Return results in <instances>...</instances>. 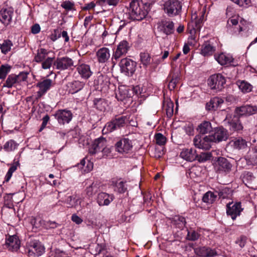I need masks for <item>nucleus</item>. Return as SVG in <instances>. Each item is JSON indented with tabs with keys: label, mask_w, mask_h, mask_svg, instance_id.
<instances>
[{
	"label": "nucleus",
	"mask_w": 257,
	"mask_h": 257,
	"mask_svg": "<svg viewBox=\"0 0 257 257\" xmlns=\"http://www.w3.org/2000/svg\"><path fill=\"white\" fill-rule=\"evenodd\" d=\"M5 245L10 250L17 251L20 246V240L16 235L9 236L6 238Z\"/></svg>",
	"instance_id": "nucleus-20"
},
{
	"label": "nucleus",
	"mask_w": 257,
	"mask_h": 257,
	"mask_svg": "<svg viewBox=\"0 0 257 257\" xmlns=\"http://www.w3.org/2000/svg\"><path fill=\"white\" fill-rule=\"evenodd\" d=\"M197 130L199 134L204 135L210 133L212 130V127L209 121H203L198 126Z\"/></svg>",
	"instance_id": "nucleus-31"
},
{
	"label": "nucleus",
	"mask_w": 257,
	"mask_h": 257,
	"mask_svg": "<svg viewBox=\"0 0 257 257\" xmlns=\"http://www.w3.org/2000/svg\"><path fill=\"white\" fill-rule=\"evenodd\" d=\"M174 24L173 22H163L162 25L160 26L161 30L165 34L168 35L172 34L174 31Z\"/></svg>",
	"instance_id": "nucleus-33"
},
{
	"label": "nucleus",
	"mask_w": 257,
	"mask_h": 257,
	"mask_svg": "<svg viewBox=\"0 0 257 257\" xmlns=\"http://www.w3.org/2000/svg\"><path fill=\"white\" fill-rule=\"evenodd\" d=\"M182 4L178 0H168L163 5L165 13L170 17L179 15L182 11Z\"/></svg>",
	"instance_id": "nucleus-2"
},
{
	"label": "nucleus",
	"mask_w": 257,
	"mask_h": 257,
	"mask_svg": "<svg viewBox=\"0 0 257 257\" xmlns=\"http://www.w3.org/2000/svg\"><path fill=\"white\" fill-rule=\"evenodd\" d=\"M199 234L194 230L188 231L187 238L189 240L195 241L198 239Z\"/></svg>",
	"instance_id": "nucleus-58"
},
{
	"label": "nucleus",
	"mask_w": 257,
	"mask_h": 257,
	"mask_svg": "<svg viewBox=\"0 0 257 257\" xmlns=\"http://www.w3.org/2000/svg\"><path fill=\"white\" fill-rule=\"evenodd\" d=\"M140 59L142 64L145 67L151 64L152 58L148 53H141Z\"/></svg>",
	"instance_id": "nucleus-43"
},
{
	"label": "nucleus",
	"mask_w": 257,
	"mask_h": 257,
	"mask_svg": "<svg viewBox=\"0 0 257 257\" xmlns=\"http://www.w3.org/2000/svg\"><path fill=\"white\" fill-rule=\"evenodd\" d=\"M246 237L241 236L238 240L236 241V243L238 244L240 247L244 246L246 243Z\"/></svg>",
	"instance_id": "nucleus-64"
},
{
	"label": "nucleus",
	"mask_w": 257,
	"mask_h": 257,
	"mask_svg": "<svg viewBox=\"0 0 257 257\" xmlns=\"http://www.w3.org/2000/svg\"><path fill=\"white\" fill-rule=\"evenodd\" d=\"M93 104L96 109L100 111H104L106 109L107 102L102 98H95L93 100Z\"/></svg>",
	"instance_id": "nucleus-38"
},
{
	"label": "nucleus",
	"mask_w": 257,
	"mask_h": 257,
	"mask_svg": "<svg viewBox=\"0 0 257 257\" xmlns=\"http://www.w3.org/2000/svg\"><path fill=\"white\" fill-rule=\"evenodd\" d=\"M61 7L66 10L70 11L72 10L74 7V4L69 1H65L61 4Z\"/></svg>",
	"instance_id": "nucleus-61"
},
{
	"label": "nucleus",
	"mask_w": 257,
	"mask_h": 257,
	"mask_svg": "<svg viewBox=\"0 0 257 257\" xmlns=\"http://www.w3.org/2000/svg\"><path fill=\"white\" fill-rule=\"evenodd\" d=\"M174 104L172 102H168L166 105H164V108L166 110V114L168 117H170L173 114Z\"/></svg>",
	"instance_id": "nucleus-51"
},
{
	"label": "nucleus",
	"mask_w": 257,
	"mask_h": 257,
	"mask_svg": "<svg viewBox=\"0 0 257 257\" xmlns=\"http://www.w3.org/2000/svg\"><path fill=\"white\" fill-rule=\"evenodd\" d=\"M113 150V148L112 147H109L106 145L96 158L98 159H101L103 158H112L113 156L112 153Z\"/></svg>",
	"instance_id": "nucleus-35"
},
{
	"label": "nucleus",
	"mask_w": 257,
	"mask_h": 257,
	"mask_svg": "<svg viewBox=\"0 0 257 257\" xmlns=\"http://www.w3.org/2000/svg\"><path fill=\"white\" fill-rule=\"evenodd\" d=\"M238 87L242 92L245 93L251 91L252 88V86L249 83L244 81L239 82Z\"/></svg>",
	"instance_id": "nucleus-47"
},
{
	"label": "nucleus",
	"mask_w": 257,
	"mask_h": 257,
	"mask_svg": "<svg viewBox=\"0 0 257 257\" xmlns=\"http://www.w3.org/2000/svg\"><path fill=\"white\" fill-rule=\"evenodd\" d=\"M98 189V185L93 182L90 185L87 187L85 190L86 194L88 196H91L97 192Z\"/></svg>",
	"instance_id": "nucleus-46"
},
{
	"label": "nucleus",
	"mask_w": 257,
	"mask_h": 257,
	"mask_svg": "<svg viewBox=\"0 0 257 257\" xmlns=\"http://www.w3.org/2000/svg\"><path fill=\"white\" fill-rule=\"evenodd\" d=\"M126 119L127 118L125 116H121L112 119L110 122L107 123L103 131H105V133H107L119 129L125 125Z\"/></svg>",
	"instance_id": "nucleus-7"
},
{
	"label": "nucleus",
	"mask_w": 257,
	"mask_h": 257,
	"mask_svg": "<svg viewBox=\"0 0 257 257\" xmlns=\"http://www.w3.org/2000/svg\"><path fill=\"white\" fill-rule=\"evenodd\" d=\"M96 56L99 63H104L109 59L110 54L109 49L106 47L101 48L97 51Z\"/></svg>",
	"instance_id": "nucleus-23"
},
{
	"label": "nucleus",
	"mask_w": 257,
	"mask_h": 257,
	"mask_svg": "<svg viewBox=\"0 0 257 257\" xmlns=\"http://www.w3.org/2000/svg\"><path fill=\"white\" fill-rule=\"evenodd\" d=\"M121 2V0H99V4L100 5L107 4L110 6L115 7Z\"/></svg>",
	"instance_id": "nucleus-55"
},
{
	"label": "nucleus",
	"mask_w": 257,
	"mask_h": 257,
	"mask_svg": "<svg viewBox=\"0 0 257 257\" xmlns=\"http://www.w3.org/2000/svg\"><path fill=\"white\" fill-rule=\"evenodd\" d=\"M230 144L234 149L242 150L247 147V142L242 138H236L230 141Z\"/></svg>",
	"instance_id": "nucleus-29"
},
{
	"label": "nucleus",
	"mask_w": 257,
	"mask_h": 257,
	"mask_svg": "<svg viewBox=\"0 0 257 257\" xmlns=\"http://www.w3.org/2000/svg\"><path fill=\"white\" fill-rule=\"evenodd\" d=\"M214 139L209 136L202 137L200 135L196 136L193 139V143L194 146L199 149L207 150L211 148V144L212 140Z\"/></svg>",
	"instance_id": "nucleus-9"
},
{
	"label": "nucleus",
	"mask_w": 257,
	"mask_h": 257,
	"mask_svg": "<svg viewBox=\"0 0 257 257\" xmlns=\"http://www.w3.org/2000/svg\"><path fill=\"white\" fill-rule=\"evenodd\" d=\"M106 145V141L103 138H99L95 139L89 149V153L91 155H96L100 154L102 150Z\"/></svg>",
	"instance_id": "nucleus-16"
},
{
	"label": "nucleus",
	"mask_w": 257,
	"mask_h": 257,
	"mask_svg": "<svg viewBox=\"0 0 257 257\" xmlns=\"http://www.w3.org/2000/svg\"><path fill=\"white\" fill-rule=\"evenodd\" d=\"M13 11L10 9H3L0 11V22L5 26L9 25L12 21Z\"/></svg>",
	"instance_id": "nucleus-22"
},
{
	"label": "nucleus",
	"mask_w": 257,
	"mask_h": 257,
	"mask_svg": "<svg viewBox=\"0 0 257 257\" xmlns=\"http://www.w3.org/2000/svg\"><path fill=\"white\" fill-rule=\"evenodd\" d=\"M47 221H45L40 218L39 219H34L32 220V224L35 226L36 228H39L41 226H43L45 228V223H46Z\"/></svg>",
	"instance_id": "nucleus-57"
},
{
	"label": "nucleus",
	"mask_w": 257,
	"mask_h": 257,
	"mask_svg": "<svg viewBox=\"0 0 257 257\" xmlns=\"http://www.w3.org/2000/svg\"><path fill=\"white\" fill-rule=\"evenodd\" d=\"M52 84V80L50 79H45L38 82L36 86L39 88V91L37 92L36 99H40L51 88Z\"/></svg>",
	"instance_id": "nucleus-18"
},
{
	"label": "nucleus",
	"mask_w": 257,
	"mask_h": 257,
	"mask_svg": "<svg viewBox=\"0 0 257 257\" xmlns=\"http://www.w3.org/2000/svg\"><path fill=\"white\" fill-rule=\"evenodd\" d=\"M215 51V48L211 44L210 42H205L202 45L201 54L204 56H210Z\"/></svg>",
	"instance_id": "nucleus-28"
},
{
	"label": "nucleus",
	"mask_w": 257,
	"mask_h": 257,
	"mask_svg": "<svg viewBox=\"0 0 257 257\" xmlns=\"http://www.w3.org/2000/svg\"><path fill=\"white\" fill-rule=\"evenodd\" d=\"M11 67L8 65H3L0 67V79H4L10 71Z\"/></svg>",
	"instance_id": "nucleus-48"
},
{
	"label": "nucleus",
	"mask_w": 257,
	"mask_h": 257,
	"mask_svg": "<svg viewBox=\"0 0 257 257\" xmlns=\"http://www.w3.org/2000/svg\"><path fill=\"white\" fill-rule=\"evenodd\" d=\"M223 102L224 100L221 98L213 97L206 103V109L209 111L216 110Z\"/></svg>",
	"instance_id": "nucleus-25"
},
{
	"label": "nucleus",
	"mask_w": 257,
	"mask_h": 257,
	"mask_svg": "<svg viewBox=\"0 0 257 257\" xmlns=\"http://www.w3.org/2000/svg\"><path fill=\"white\" fill-rule=\"evenodd\" d=\"M202 21L203 19L201 18L197 19V16L195 15L192 16V23L195 24L196 29H199L200 27Z\"/></svg>",
	"instance_id": "nucleus-59"
},
{
	"label": "nucleus",
	"mask_w": 257,
	"mask_h": 257,
	"mask_svg": "<svg viewBox=\"0 0 257 257\" xmlns=\"http://www.w3.org/2000/svg\"><path fill=\"white\" fill-rule=\"evenodd\" d=\"M13 44L12 42L10 40H5L3 43L1 44V50L2 53L4 54H7L11 51V48Z\"/></svg>",
	"instance_id": "nucleus-39"
},
{
	"label": "nucleus",
	"mask_w": 257,
	"mask_h": 257,
	"mask_svg": "<svg viewBox=\"0 0 257 257\" xmlns=\"http://www.w3.org/2000/svg\"><path fill=\"white\" fill-rule=\"evenodd\" d=\"M53 58L48 57L45 59L42 63V67L44 69H49L52 63H54Z\"/></svg>",
	"instance_id": "nucleus-56"
},
{
	"label": "nucleus",
	"mask_w": 257,
	"mask_h": 257,
	"mask_svg": "<svg viewBox=\"0 0 257 257\" xmlns=\"http://www.w3.org/2000/svg\"><path fill=\"white\" fill-rule=\"evenodd\" d=\"M174 221L179 228H183L186 224L185 218L181 216H176L174 218Z\"/></svg>",
	"instance_id": "nucleus-54"
},
{
	"label": "nucleus",
	"mask_w": 257,
	"mask_h": 257,
	"mask_svg": "<svg viewBox=\"0 0 257 257\" xmlns=\"http://www.w3.org/2000/svg\"><path fill=\"white\" fill-rule=\"evenodd\" d=\"M225 83V77L220 73L211 75L208 80V85L212 90L216 92L221 90Z\"/></svg>",
	"instance_id": "nucleus-4"
},
{
	"label": "nucleus",
	"mask_w": 257,
	"mask_h": 257,
	"mask_svg": "<svg viewBox=\"0 0 257 257\" xmlns=\"http://www.w3.org/2000/svg\"><path fill=\"white\" fill-rule=\"evenodd\" d=\"M50 119V117L48 115H46L44 116L42 119V123L41 124V127L39 130L40 132H41L46 126L48 122Z\"/></svg>",
	"instance_id": "nucleus-62"
},
{
	"label": "nucleus",
	"mask_w": 257,
	"mask_h": 257,
	"mask_svg": "<svg viewBox=\"0 0 257 257\" xmlns=\"http://www.w3.org/2000/svg\"><path fill=\"white\" fill-rule=\"evenodd\" d=\"M55 118L60 124L68 123L72 119L73 114L70 110L67 109L58 110L54 114Z\"/></svg>",
	"instance_id": "nucleus-15"
},
{
	"label": "nucleus",
	"mask_w": 257,
	"mask_h": 257,
	"mask_svg": "<svg viewBox=\"0 0 257 257\" xmlns=\"http://www.w3.org/2000/svg\"><path fill=\"white\" fill-rule=\"evenodd\" d=\"M48 54L47 50L41 48L37 51V54L34 58V60L37 62H41L44 60Z\"/></svg>",
	"instance_id": "nucleus-41"
},
{
	"label": "nucleus",
	"mask_w": 257,
	"mask_h": 257,
	"mask_svg": "<svg viewBox=\"0 0 257 257\" xmlns=\"http://www.w3.org/2000/svg\"><path fill=\"white\" fill-rule=\"evenodd\" d=\"M246 160L247 163L249 164L257 165V147H255L249 152Z\"/></svg>",
	"instance_id": "nucleus-37"
},
{
	"label": "nucleus",
	"mask_w": 257,
	"mask_h": 257,
	"mask_svg": "<svg viewBox=\"0 0 257 257\" xmlns=\"http://www.w3.org/2000/svg\"><path fill=\"white\" fill-rule=\"evenodd\" d=\"M77 70L81 77L86 79L89 78L92 74L90 66L85 64L78 65Z\"/></svg>",
	"instance_id": "nucleus-26"
},
{
	"label": "nucleus",
	"mask_w": 257,
	"mask_h": 257,
	"mask_svg": "<svg viewBox=\"0 0 257 257\" xmlns=\"http://www.w3.org/2000/svg\"><path fill=\"white\" fill-rule=\"evenodd\" d=\"M84 86V84L79 81H73L69 82L67 87L69 89V93L74 94L80 90Z\"/></svg>",
	"instance_id": "nucleus-32"
},
{
	"label": "nucleus",
	"mask_w": 257,
	"mask_h": 257,
	"mask_svg": "<svg viewBox=\"0 0 257 257\" xmlns=\"http://www.w3.org/2000/svg\"><path fill=\"white\" fill-rule=\"evenodd\" d=\"M125 181L120 180L115 183L114 190L120 193H124L127 190V185Z\"/></svg>",
	"instance_id": "nucleus-40"
},
{
	"label": "nucleus",
	"mask_w": 257,
	"mask_h": 257,
	"mask_svg": "<svg viewBox=\"0 0 257 257\" xmlns=\"http://www.w3.org/2000/svg\"><path fill=\"white\" fill-rule=\"evenodd\" d=\"M231 190L227 187L219 189L218 190H215V193L217 194V197L218 196L219 198L223 199L227 198Z\"/></svg>",
	"instance_id": "nucleus-45"
},
{
	"label": "nucleus",
	"mask_w": 257,
	"mask_h": 257,
	"mask_svg": "<svg viewBox=\"0 0 257 257\" xmlns=\"http://www.w3.org/2000/svg\"><path fill=\"white\" fill-rule=\"evenodd\" d=\"M224 121L231 131L239 132L243 128L240 117L236 116L235 113L233 116L231 114H227Z\"/></svg>",
	"instance_id": "nucleus-5"
},
{
	"label": "nucleus",
	"mask_w": 257,
	"mask_h": 257,
	"mask_svg": "<svg viewBox=\"0 0 257 257\" xmlns=\"http://www.w3.org/2000/svg\"><path fill=\"white\" fill-rule=\"evenodd\" d=\"M232 167V165L229 161L225 158L219 157L215 163V169L218 173H229Z\"/></svg>",
	"instance_id": "nucleus-10"
},
{
	"label": "nucleus",
	"mask_w": 257,
	"mask_h": 257,
	"mask_svg": "<svg viewBox=\"0 0 257 257\" xmlns=\"http://www.w3.org/2000/svg\"><path fill=\"white\" fill-rule=\"evenodd\" d=\"M45 224V228H55L58 226V224L55 221H47Z\"/></svg>",
	"instance_id": "nucleus-63"
},
{
	"label": "nucleus",
	"mask_w": 257,
	"mask_h": 257,
	"mask_svg": "<svg viewBox=\"0 0 257 257\" xmlns=\"http://www.w3.org/2000/svg\"><path fill=\"white\" fill-rule=\"evenodd\" d=\"M211 155L209 153H202L200 155H197V160L199 162H204L210 159Z\"/></svg>",
	"instance_id": "nucleus-53"
},
{
	"label": "nucleus",
	"mask_w": 257,
	"mask_h": 257,
	"mask_svg": "<svg viewBox=\"0 0 257 257\" xmlns=\"http://www.w3.org/2000/svg\"><path fill=\"white\" fill-rule=\"evenodd\" d=\"M54 66L60 71L71 69L74 66V61L68 57L58 58L54 62Z\"/></svg>",
	"instance_id": "nucleus-13"
},
{
	"label": "nucleus",
	"mask_w": 257,
	"mask_h": 257,
	"mask_svg": "<svg viewBox=\"0 0 257 257\" xmlns=\"http://www.w3.org/2000/svg\"><path fill=\"white\" fill-rule=\"evenodd\" d=\"M108 81L106 76L102 75L98 76L96 80H94V84L100 86V88H102L104 86L107 85Z\"/></svg>",
	"instance_id": "nucleus-44"
},
{
	"label": "nucleus",
	"mask_w": 257,
	"mask_h": 257,
	"mask_svg": "<svg viewBox=\"0 0 257 257\" xmlns=\"http://www.w3.org/2000/svg\"><path fill=\"white\" fill-rule=\"evenodd\" d=\"M178 80L179 79L177 77L171 79L168 84V88L170 90L172 91L175 89Z\"/></svg>",
	"instance_id": "nucleus-60"
},
{
	"label": "nucleus",
	"mask_w": 257,
	"mask_h": 257,
	"mask_svg": "<svg viewBox=\"0 0 257 257\" xmlns=\"http://www.w3.org/2000/svg\"><path fill=\"white\" fill-rule=\"evenodd\" d=\"M213 138L212 139L213 143H218L226 141L228 137L227 131L223 127H218L215 128L213 134L210 135Z\"/></svg>",
	"instance_id": "nucleus-19"
},
{
	"label": "nucleus",
	"mask_w": 257,
	"mask_h": 257,
	"mask_svg": "<svg viewBox=\"0 0 257 257\" xmlns=\"http://www.w3.org/2000/svg\"><path fill=\"white\" fill-rule=\"evenodd\" d=\"M256 111L257 107L255 105H244L236 107L234 110V113L236 116L240 118L253 115Z\"/></svg>",
	"instance_id": "nucleus-12"
},
{
	"label": "nucleus",
	"mask_w": 257,
	"mask_h": 257,
	"mask_svg": "<svg viewBox=\"0 0 257 257\" xmlns=\"http://www.w3.org/2000/svg\"><path fill=\"white\" fill-rule=\"evenodd\" d=\"M217 197V194L214 192L208 191L205 193L202 197V201L208 204L213 203Z\"/></svg>",
	"instance_id": "nucleus-36"
},
{
	"label": "nucleus",
	"mask_w": 257,
	"mask_h": 257,
	"mask_svg": "<svg viewBox=\"0 0 257 257\" xmlns=\"http://www.w3.org/2000/svg\"><path fill=\"white\" fill-rule=\"evenodd\" d=\"M113 199V195L104 192L99 193L97 196V202L100 206L108 205Z\"/></svg>",
	"instance_id": "nucleus-27"
},
{
	"label": "nucleus",
	"mask_w": 257,
	"mask_h": 257,
	"mask_svg": "<svg viewBox=\"0 0 257 257\" xmlns=\"http://www.w3.org/2000/svg\"><path fill=\"white\" fill-rule=\"evenodd\" d=\"M26 249L30 257H39L45 251V247L38 240H34L28 242Z\"/></svg>",
	"instance_id": "nucleus-3"
},
{
	"label": "nucleus",
	"mask_w": 257,
	"mask_h": 257,
	"mask_svg": "<svg viewBox=\"0 0 257 257\" xmlns=\"http://www.w3.org/2000/svg\"><path fill=\"white\" fill-rule=\"evenodd\" d=\"M215 59L218 63L221 65L230 64L233 61V58L231 56L226 55L223 53H221L218 56H215Z\"/></svg>",
	"instance_id": "nucleus-34"
},
{
	"label": "nucleus",
	"mask_w": 257,
	"mask_h": 257,
	"mask_svg": "<svg viewBox=\"0 0 257 257\" xmlns=\"http://www.w3.org/2000/svg\"><path fill=\"white\" fill-rule=\"evenodd\" d=\"M151 5L150 3L144 4L139 0H133L130 4V7L127 8V13L130 19L141 21L145 18L150 10Z\"/></svg>",
	"instance_id": "nucleus-1"
},
{
	"label": "nucleus",
	"mask_w": 257,
	"mask_h": 257,
	"mask_svg": "<svg viewBox=\"0 0 257 257\" xmlns=\"http://www.w3.org/2000/svg\"><path fill=\"white\" fill-rule=\"evenodd\" d=\"M180 156L183 159L192 162L196 160L197 154L195 150L193 149H186L182 150L181 152Z\"/></svg>",
	"instance_id": "nucleus-24"
},
{
	"label": "nucleus",
	"mask_w": 257,
	"mask_h": 257,
	"mask_svg": "<svg viewBox=\"0 0 257 257\" xmlns=\"http://www.w3.org/2000/svg\"><path fill=\"white\" fill-rule=\"evenodd\" d=\"M19 165V163H14L10 168L6 176V181L8 182L12 177L13 173L17 169V167Z\"/></svg>",
	"instance_id": "nucleus-49"
},
{
	"label": "nucleus",
	"mask_w": 257,
	"mask_h": 257,
	"mask_svg": "<svg viewBox=\"0 0 257 257\" xmlns=\"http://www.w3.org/2000/svg\"><path fill=\"white\" fill-rule=\"evenodd\" d=\"M28 74V73L22 72L18 75L12 74L9 75L5 83L4 84V87L8 88L16 87L21 82L26 80Z\"/></svg>",
	"instance_id": "nucleus-6"
},
{
	"label": "nucleus",
	"mask_w": 257,
	"mask_h": 257,
	"mask_svg": "<svg viewBox=\"0 0 257 257\" xmlns=\"http://www.w3.org/2000/svg\"><path fill=\"white\" fill-rule=\"evenodd\" d=\"M155 139L156 143L160 146H163L166 143V138L161 133L155 135Z\"/></svg>",
	"instance_id": "nucleus-52"
},
{
	"label": "nucleus",
	"mask_w": 257,
	"mask_h": 257,
	"mask_svg": "<svg viewBox=\"0 0 257 257\" xmlns=\"http://www.w3.org/2000/svg\"><path fill=\"white\" fill-rule=\"evenodd\" d=\"M121 72L127 76H132L136 70L137 63L128 58L121 60L119 63Z\"/></svg>",
	"instance_id": "nucleus-8"
},
{
	"label": "nucleus",
	"mask_w": 257,
	"mask_h": 257,
	"mask_svg": "<svg viewBox=\"0 0 257 257\" xmlns=\"http://www.w3.org/2000/svg\"><path fill=\"white\" fill-rule=\"evenodd\" d=\"M18 144L14 140H10L7 142L3 146V149L7 152H12L17 148Z\"/></svg>",
	"instance_id": "nucleus-42"
},
{
	"label": "nucleus",
	"mask_w": 257,
	"mask_h": 257,
	"mask_svg": "<svg viewBox=\"0 0 257 257\" xmlns=\"http://www.w3.org/2000/svg\"><path fill=\"white\" fill-rule=\"evenodd\" d=\"M66 197L64 202L66 203L69 207H76L80 204L81 199L76 195H69L67 194Z\"/></svg>",
	"instance_id": "nucleus-30"
},
{
	"label": "nucleus",
	"mask_w": 257,
	"mask_h": 257,
	"mask_svg": "<svg viewBox=\"0 0 257 257\" xmlns=\"http://www.w3.org/2000/svg\"><path fill=\"white\" fill-rule=\"evenodd\" d=\"M242 210L240 202H229L226 205V213L230 216L233 220L236 219L237 216H239Z\"/></svg>",
	"instance_id": "nucleus-17"
},
{
	"label": "nucleus",
	"mask_w": 257,
	"mask_h": 257,
	"mask_svg": "<svg viewBox=\"0 0 257 257\" xmlns=\"http://www.w3.org/2000/svg\"><path fill=\"white\" fill-rule=\"evenodd\" d=\"M129 48L128 43L126 41L123 40L119 43L112 56L111 61L113 66L116 64L119 58L126 54Z\"/></svg>",
	"instance_id": "nucleus-11"
},
{
	"label": "nucleus",
	"mask_w": 257,
	"mask_h": 257,
	"mask_svg": "<svg viewBox=\"0 0 257 257\" xmlns=\"http://www.w3.org/2000/svg\"><path fill=\"white\" fill-rule=\"evenodd\" d=\"M196 254L201 257H215L217 255L216 250L207 246L196 248L195 249Z\"/></svg>",
	"instance_id": "nucleus-21"
},
{
	"label": "nucleus",
	"mask_w": 257,
	"mask_h": 257,
	"mask_svg": "<svg viewBox=\"0 0 257 257\" xmlns=\"http://www.w3.org/2000/svg\"><path fill=\"white\" fill-rule=\"evenodd\" d=\"M12 194H7L4 197L5 206L9 208H12L14 206L12 201Z\"/></svg>",
	"instance_id": "nucleus-50"
},
{
	"label": "nucleus",
	"mask_w": 257,
	"mask_h": 257,
	"mask_svg": "<svg viewBox=\"0 0 257 257\" xmlns=\"http://www.w3.org/2000/svg\"><path fill=\"white\" fill-rule=\"evenodd\" d=\"M132 148V142L128 138H122L115 144V151L120 154L128 153Z\"/></svg>",
	"instance_id": "nucleus-14"
}]
</instances>
